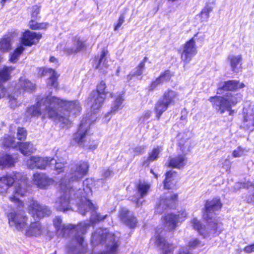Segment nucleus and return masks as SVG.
<instances>
[{
  "mask_svg": "<svg viewBox=\"0 0 254 254\" xmlns=\"http://www.w3.org/2000/svg\"><path fill=\"white\" fill-rule=\"evenodd\" d=\"M81 109L77 101H67L48 95L41 99H38L36 105L27 108L25 112L26 121L43 114V118H49L63 125H67L70 122L69 117L75 116Z\"/></svg>",
  "mask_w": 254,
  "mask_h": 254,
  "instance_id": "obj_1",
  "label": "nucleus"
},
{
  "mask_svg": "<svg viewBox=\"0 0 254 254\" xmlns=\"http://www.w3.org/2000/svg\"><path fill=\"white\" fill-rule=\"evenodd\" d=\"M93 182L92 179H87L82 183V189L79 188L77 190L70 188L63 190L60 188L63 194L56 200L55 208L59 211L65 212L72 208L71 204H75L82 215L90 212L91 221H100L105 219L108 215L102 216L97 213L95 206L89 199V197L92 195Z\"/></svg>",
  "mask_w": 254,
  "mask_h": 254,
  "instance_id": "obj_2",
  "label": "nucleus"
},
{
  "mask_svg": "<svg viewBox=\"0 0 254 254\" xmlns=\"http://www.w3.org/2000/svg\"><path fill=\"white\" fill-rule=\"evenodd\" d=\"M96 222L90 220L87 222H81L75 226L71 224H63L62 219L59 216L56 217L53 220V224L58 235L64 237L74 236L68 246L69 251L73 254H83L86 253L87 245L84 242L83 235Z\"/></svg>",
  "mask_w": 254,
  "mask_h": 254,
  "instance_id": "obj_3",
  "label": "nucleus"
},
{
  "mask_svg": "<svg viewBox=\"0 0 254 254\" xmlns=\"http://www.w3.org/2000/svg\"><path fill=\"white\" fill-rule=\"evenodd\" d=\"M222 205L219 198H215L210 201L207 200L203 214V217L207 222V227H206L202 225L199 220L194 218L191 221L193 229L204 237L217 234V232L220 231L221 224L219 223L217 220L215 219V212L219 210Z\"/></svg>",
  "mask_w": 254,
  "mask_h": 254,
  "instance_id": "obj_4",
  "label": "nucleus"
},
{
  "mask_svg": "<svg viewBox=\"0 0 254 254\" xmlns=\"http://www.w3.org/2000/svg\"><path fill=\"white\" fill-rule=\"evenodd\" d=\"M15 184L12 194L9 196L11 201L17 204L18 208L23 207V203L19 198V196H23L27 192L26 181L22 178L19 173H13L0 177V193L5 194L9 192L10 189Z\"/></svg>",
  "mask_w": 254,
  "mask_h": 254,
  "instance_id": "obj_5",
  "label": "nucleus"
},
{
  "mask_svg": "<svg viewBox=\"0 0 254 254\" xmlns=\"http://www.w3.org/2000/svg\"><path fill=\"white\" fill-rule=\"evenodd\" d=\"M89 165L84 161L74 162L70 165L68 173L60 181L59 185L63 190L66 189H74L77 190L79 181L85 176L88 173Z\"/></svg>",
  "mask_w": 254,
  "mask_h": 254,
  "instance_id": "obj_6",
  "label": "nucleus"
},
{
  "mask_svg": "<svg viewBox=\"0 0 254 254\" xmlns=\"http://www.w3.org/2000/svg\"><path fill=\"white\" fill-rule=\"evenodd\" d=\"M242 99V95L239 93L233 94L227 92L224 97L213 96L209 99L213 107L220 114H223L226 111L229 112V115H232L234 111L232 107L236 105Z\"/></svg>",
  "mask_w": 254,
  "mask_h": 254,
  "instance_id": "obj_7",
  "label": "nucleus"
},
{
  "mask_svg": "<svg viewBox=\"0 0 254 254\" xmlns=\"http://www.w3.org/2000/svg\"><path fill=\"white\" fill-rule=\"evenodd\" d=\"M90 123L85 119H83L81 121L79 128L77 132L74 134L73 140L79 146L85 147L91 149H94L97 147V144L94 143L91 144L90 138L89 134Z\"/></svg>",
  "mask_w": 254,
  "mask_h": 254,
  "instance_id": "obj_8",
  "label": "nucleus"
},
{
  "mask_svg": "<svg viewBox=\"0 0 254 254\" xmlns=\"http://www.w3.org/2000/svg\"><path fill=\"white\" fill-rule=\"evenodd\" d=\"M177 93L173 90L166 91L163 97L159 99L155 105V110L158 119L168 108L169 106L174 103L177 97Z\"/></svg>",
  "mask_w": 254,
  "mask_h": 254,
  "instance_id": "obj_9",
  "label": "nucleus"
},
{
  "mask_svg": "<svg viewBox=\"0 0 254 254\" xmlns=\"http://www.w3.org/2000/svg\"><path fill=\"white\" fill-rule=\"evenodd\" d=\"M28 210L32 216L36 219H40L51 215L50 208L45 205L40 204L37 201L32 200L27 204Z\"/></svg>",
  "mask_w": 254,
  "mask_h": 254,
  "instance_id": "obj_10",
  "label": "nucleus"
},
{
  "mask_svg": "<svg viewBox=\"0 0 254 254\" xmlns=\"http://www.w3.org/2000/svg\"><path fill=\"white\" fill-rule=\"evenodd\" d=\"M10 227L23 232L26 226L27 218L23 212L12 211L7 215Z\"/></svg>",
  "mask_w": 254,
  "mask_h": 254,
  "instance_id": "obj_11",
  "label": "nucleus"
},
{
  "mask_svg": "<svg viewBox=\"0 0 254 254\" xmlns=\"http://www.w3.org/2000/svg\"><path fill=\"white\" fill-rule=\"evenodd\" d=\"M53 161H55V159L50 157L32 156L27 160V164L30 169L44 170L47 167L51 166Z\"/></svg>",
  "mask_w": 254,
  "mask_h": 254,
  "instance_id": "obj_12",
  "label": "nucleus"
},
{
  "mask_svg": "<svg viewBox=\"0 0 254 254\" xmlns=\"http://www.w3.org/2000/svg\"><path fill=\"white\" fill-rule=\"evenodd\" d=\"M178 195L175 193H167L160 197L159 203L156 207V211L157 213H162L167 208L174 207L177 200Z\"/></svg>",
  "mask_w": 254,
  "mask_h": 254,
  "instance_id": "obj_13",
  "label": "nucleus"
},
{
  "mask_svg": "<svg viewBox=\"0 0 254 254\" xmlns=\"http://www.w3.org/2000/svg\"><path fill=\"white\" fill-rule=\"evenodd\" d=\"M197 49L195 44L194 37L187 42L184 46L181 53V59L185 64H188L196 54Z\"/></svg>",
  "mask_w": 254,
  "mask_h": 254,
  "instance_id": "obj_14",
  "label": "nucleus"
},
{
  "mask_svg": "<svg viewBox=\"0 0 254 254\" xmlns=\"http://www.w3.org/2000/svg\"><path fill=\"white\" fill-rule=\"evenodd\" d=\"M150 187V185L147 183L139 182L136 187L135 193L133 196H130L129 199L135 202L137 207L139 206L143 202L141 199L148 194Z\"/></svg>",
  "mask_w": 254,
  "mask_h": 254,
  "instance_id": "obj_15",
  "label": "nucleus"
},
{
  "mask_svg": "<svg viewBox=\"0 0 254 254\" xmlns=\"http://www.w3.org/2000/svg\"><path fill=\"white\" fill-rule=\"evenodd\" d=\"M187 213L185 211L179 212L178 214L169 213L164 217V222L165 227L169 230L174 229L177 223L185 220Z\"/></svg>",
  "mask_w": 254,
  "mask_h": 254,
  "instance_id": "obj_16",
  "label": "nucleus"
},
{
  "mask_svg": "<svg viewBox=\"0 0 254 254\" xmlns=\"http://www.w3.org/2000/svg\"><path fill=\"white\" fill-rule=\"evenodd\" d=\"M33 183L38 188L45 189L53 183V180L44 173H36L33 176Z\"/></svg>",
  "mask_w": 254,
  "mask_h": 254,
  "instance_id": "obj_17",
  "label": "nucleus"
},
{
  "mask_svg": "<svg viewBox=\"0 0 254 254\" xmlns=\"http://www.w3.org/2000/svg\"><path fill=\"white\" fill-rule=\"evenodd\" d=\"M119 217L121 220L127 226L130 228H134L137 223L136 218L132 213L125 208H123L120 211Z\"/></svg>",
  "mask_w": 254,
  "mask_h": 254,
  "instance_id": "obj_18",
  "label": "nucleus"
},
{
  "mask_svg": "<svg viewBox=\"0 0 254 254\" xmlns=\"http://www.w3.org/2000/svg\"><path fill=\"white\" fill-rule=\"evenodd\" d=\"M42 35L30 31L24 32L21 37V43L23 45L31 46L37 44L41 38Z\"/></svg>",
  "mask_w": 254,
  "mask_h": 254,
  "instance_id": "obj_19",
  "label": "nucleus"
},
{
  "mask_svg": "<svg viewBox=\"0 0 254 254\" xmlns=\"http://www.w3.org/2000/svg\"><path fill=\"white\" fill-rule=\"evenodd\" d=\"M158 234L156 237L155 245L163 252V254H167L168 253L171 252L173 250V247L171 245L167 243L163 236L165 233L163 231L159 232V229L156 231Z\"/></svg>",
  "mask_w": 254,
  "mask_h": 254,
  "instance_id": "obj_20",
  "label": "nucleus"
},
{
  "mask_svg": "<svg viewBox=\"0 0 254 254\" xmlns=\"http://www.w3.org/2000/svg\"><path fill=\"white\" fill-rule=\"evenodd\" d=\"M106 97L100 95L97 92H92L89 98L92 102L91 110L93 113H97L102 107Z\"/></svg>",
  "mask_w": 254,
  "mask_h": 254,
  "instance_id": "obj_21",
  "label": "nucleus"
},
{
  "mask_svg": "<svg viewBox=\"0 0 254 254\" xmlns=\"http://www.w3.org/2000/svg\"><path fill=\"white\" fill-rule=\"evenodd\" d=\"M85 48L84 42L80 39L79 37H75L70 47L67 46L64 49V52L67 55L75 54L83 50Z\"/></svg>",
  "mask_w": 254,
  "mask_h": 254,
  "instance_id": "obj_22",
  "label": "nucleus"
},
{
  "mask_svg": "<svg viewBox=\"0 0 254 254\" xmlns=\"http://www.w3.org/2000/svg\"><path fill=\"white\" fill-rule=\"evenodd\" d=\"M246 109H244V120L242 125L243 127L250 131L254 130V113L252 110L246 112Z\"/></svg>",
  "mask_w": 254,
  "mask_h": 254,
  "instance_id": "obj_23",
  "label": "nucleus"
},
{
  "mask_svg": "<svg viewBox=\"0 0 254 254\" xmlns=\"http://www.w3.org/2000/svg\"><path fill=\"white\" fill-rule=\"evenodd\" d=\"M16 162V158L11 155L0 153V167L3 169L13 167Z\"/></svg>",
  "mask_w": 254,
  "mask_h": 254,
  "instance_id": "obj_24",
  "label": "nucleus"
},
{
  "mask_svg": "<svg viewBox=\"0 0 254 254\" xmlns=\"http://www.w3.org/2000/svg\"><path fill=\"white\" fill-rule=\"evenodd\" d=\"M244 87L245 84L243 83H240L237 80H229L224 82L223 86L218 89L217 93L220 94L222 90H236Z\"/></svg>",
  "mask_w": 254,
  "mask_h": 254,
  "instance_id": "obj_25",
  "label": "nucleus"
},
{
  "mask_svg": "<svg viewBox=\"0 0 254 254\" xmlns=\"http://www.w3.org/2000/svg\"><path fill=\"white\" fill-rule=\"evenodd\" d=\"M177 182V173L175 171H170L166 173V178L164 181V187L166 189H173Z\"/></svg>",
  "mask_w": 254,
  "mask_h": 254,
  "instance_id": "obj_26",
  "label": "nucleus"
},
{
  "mask_svg": "<svg viewBox=\"0 0 254 254\" xmlns=\"http://www.w3.org/2000/svg\"><path fill=\"white\" fill-rule=\"evenodd\" d=\"M186 163V159L184 155H179L173 157H170L168 165L172 168L181 169Z\"/></svg>",
  "mask_w": 254,
  "mask_h": 254,
  "instance_id": "obj_27",
  "label": "nucleus"
},
{
  "mask_svg": "<svg viewBox=\"0 0 254 254\" xmlns=\"http://www.w3.org/2000/svg\"><path fill=\"white\" fill-rule=\"evenodd\" d=\"M42 228L39 222L32 223L25 230V234L27 236L37 237L42 234Z\"/></svg>",
  "mask_w": 254,
  "mask_h": 254,
  "instance_id": "obj_28",
  "label": "nucleus"
},
{
  "mask_svg": "<svg viewBox=\"0 0 254 254\" xmlns=\"http://www.w3.org/2000/svg\"><path fill=\"white\" fill-rule=\"evenodd\" d=\"M228 60L230 63L231 69L235 72H238L241 68L242 58L241 55H229Z\"/></svg>",
  "mask_w": 254,
  "mask_h": 254,
  "instance_id": "obj_29",
  "label": "nucleus"
},
{
  "mask_svg": "<svg viewBox=\"0 0 254 254\" xmlns=\"http://www.w3.org/2000/svg\"><path fill=\"white\" fill-rule=\"evenodd\" d=\"M171 76L172 75L170 71H165L163 73L161 74L158 78L151 83L149 87V90L153 91L158 85L161 84L164 81L169 80Z\"/></svg>",
  "mask_w": 254,
  "mask_h": 254,
  "instance_id": "obj_30",
  "label": "nucleus"
},
{
  "mask_svg": "<svg viewBox=\"0 0 254 254\" xmlns=\"http://www.w3.org/2000/svg\"><path fill=\"white\" fill-rule=\"evenodd\" d=\"M49 73L50 77L48 81V85L53 86L55 88L57 87L58 83L57 82V78L58 75L55 70L51 68H45L43 70L42 75H46Z\"/></svg>",
  "mask_w": 254,
  "mask_h": 254,
  "instance_id": "obj_31",
  "label": "nucleus"
},
{
  "mask_svg": "<svg viewBox=\"0 0 254 254\" xmlns=\"http://www.w3.org/2000/svg\"><path fill=\"white\" fill-rule=\"evenodd\" d=\"M124 101L123 94L119 93L116 97L111 108L110 112L107 113L106 117H108L111 113H115L123 108L122 103Z\"/></svg>",
  "mask_w": 254,
  "mask_h": 254,
  "instance_id": "obj_32",
  "label": "nucleus"
},
{
  "mask_svg": "<svg viewBox=\"0 0 254 254\" xmlns=\"http://www.w3.org/2000/svg\"><path fill=\"white\" fill-rule=\"evenodd\" d=\"M14 69L12 66H4L0 70V87H1L3 82L10 79V74Z\"/></svg>",
  "mask_w": 254,
  "mask_h": 254,
  "instance_id": "obj_33",
  "label": "nucleus"
},
{
  "mask_svg": "<svg viewBox=\"0 0 254 254\" xmlns=\"http://www.w3.org/2000/svg\"><path fill=\"white\" fill-rule=\"evenodd\" d=\"M162 149L161 147L157 146L153 149V150L149 153V156L146 160L144 161L143 165L144 166H148L149 162L156 160L158 157L159 153L162 151Z\"/></svg>",
  "mask_w": 254,
  "mask_h": 254,
  "instance_id": "obj_34",
  "label": "nucleus"
},
{
  "mask_svg": "<svg viewBox=\"0 0 254 254\" xmlns=\"http://www.w3.org/2000/svg\"><path fill=\"white\" fill-rule=\"evenodd\" d=\"M17 87L27 92L31 91L35 89V85L23 77H21L19 79Z\"/></svg>",
  "mask_w": 254,
  "mask_h": 254,
  "instance_id": "obj_35",
  "label": "nucleus"
},
{
  "mask_svg": "<svg viewBox=\"0 0 254 254\" xmlns=\"http://www.w3.org/2000/svg\"><path fill=\"white\" fill-rule=\"evenodd\" d=\"M18 147L21 153L24 155H27L29 153H32L36 150L33 145L28 142L19 143Z\"/></svg>",
  "mask_w": 254,
  "mask_h": 254,
  "instance_id": "obj_36",
  "label": "nucleus"
},
{
  "mask_svg": "<svg viewBox=\"0 0 254 254\" xmlns=\"http://www.w3.org/2000/svg\"><path fill=\"white\" fill-rule=\"evenodd\" d=\"M147 58L146 57H144L143 61L136 67L135 71L127 76V78L128 80L131 79L132 76L141 75L142 74L145 67V63L147 61Z\"/></svg>",
  "mask_w": 254,
  "mask_h": 254,
  "instance_id": "obj_37",
  "label": "nucleus"
},
{
  "mask_svg": "<svg viewBox=\"0 0 254 254\" xmlns=\"http://www.w3.org/2000/svg\"><path fill=\"white\" fill-rule=\"evenodd\" d=\"M11 39L9 37L3 38L0 41V50L2 52L8 51L11 49Z\"/></svg>",
  "mask_w": 254,
  "mask_h": 254,
  "instance_id": "obj_38",
  "label": "nucleus"
},
{
  "mask_svg": "<svg viewBox=\"0 0 254 254\" xmlns=\"http://www.w3.org/2000/svg\"><path fill=\"white\" fill-rule=\"evenodd\" d=\"M18 144L19 142L16 143L14 140V138L10 136L4 137L3 141V145L7 147H17Z\"/></svg>",
  "mask_w": 254,
  "mask_h": 254,
  "instance_id": "obj_39",
  "label": "nucleus"
},
{
  "mask_svg": "<svg viewBox=\"0 0 254 254\" xmlns=\"http://www.w3.org/2000/svg\"><path fill=\"white\" fill-rule=\"evenodd\" d=\"M24 48L22 45L17 47L14 51L13 53L11 55L10 61L11 62L15 63L17 60L19 56L21 54Z\"/></svg>",
  "mask_w": 254,
  "mask_h": 254,
  "instance_id": "obj_40",
  "label": "nucleus"
},
{
  "mask_svg": "<svg viewBox=\"0 0 254 254\" xmlns=\"http://www.w3.org/2000/svg\"><path fill=\"white\" fill-rule=\"evenodd\" d=\"M107 54V52L105 51H103L101 54L100 58L98 60V63L96 65V68H100L103 67H107V64L106 63V60L105 59V56Z\"/></svg>",
  "mask_w": 254,
  "mask_h": 254,
  "instance_id": "obj_41",
  "label": "nucleus"
},
{
  "mask_svg": "<svg viewBox=\"0 0 254 254\" xmlns=\"http://www.w3.org/2000/svg\"><path fill=\"white\" fill-rule=\"evenodd\" d=\"M248 151L249 149L239 146L233 151L232 156L234 158L241 157L245 155Z\"/></svg>",
  "mask_w": 254,
  "mask_h": 254,
  "instance_id": "obj_42",
  "label": "nucleus"
},
{
  "mask_svg": "<svg viewBox=\"0 0 254 254\" xmlns=\"http://www.w3.org/2000/svg\"><path fill=\"white\" fill-rule=\"evenodd\" d=\"M106 86L104 81H102L97 86L96 91H93V92H97L100 95H103V96L106 97L107 92L105 91Z\"/></svg>",
  "mask_w": 254,
  "mask_h": 254,
  "instance_id": "obj_43",
  "label": "nucleus"
},
{
  "mask_svg": "<svg viewBox=\"0 0 254 254\" xmlns=\"http://www.w3.org/2000/svg\"><path fill=\"white\" fill-rule=\"evenodd\" d=\"M52 164L50 167L56 170L58 173L61 172L64 167V164L62 162H57L55 159V161L52 162Z\"/></svg>",
  "mask_w": 254,
  "mask_h": 254,
  "instance_id": "obj_44",
  "label": "nucleus"
},
{
  "mask_svg": "<svg viewBox=\"0 0 254 254\" xmlns=\"http://www.w3.org/2000/svg\"><path fill=\"white\" fill-rule=\"evenodd\" d=\"M203 245L204 244L197 238L191 239L189 243V247L191 249H195Z\"/></svg>",
  "mask_w": 254,
  "mask_h": 254,
  "instance_id": "obj_45",
  "label": "nucleus"
},
{
  "mask_svg": "<svg viewBox=\"0 0 254 254\" xmlns=\"http://www.w3.org/2000/svg\"><path fill=\"white\" fill-rule=\"evenodd\" d=\"M29 27L32 29H44L46 28V24L39 23L34 20L29 22Z\"/></svg>",
  "mask_w": 254,
  "mask_h": 254,
  "instance_id": "obj_46",
  "label": "nucleus"
},
{
  "mask_svg": "<svg viewBox=\"0 0 254 254\" xmlns=\"http://www.w3.org/2000/svg\"><path fill=\"white\" fill-rule=\"evenodd\" d=\"M252 187L254 189V185L251 182H248L247 183H237L235 184L234 186V189L235 190H238L241 188H249V187Z\"/></svg>",
  "mask_w": 254,
  "mask_h": 254,
  "instance_id": "obj_47",
  "label": "nucleus"
},
{
  "mask_svg": "<svg viewBox=\"0 0 254 254\" xmlns=\"http://www.w3.org/2000/svg\"><path fill=\"white\" fill-rule=\"evenodd\" d=\"M26 130L24 128L19 127L17 129V137L18 140L24 139L26 138Z\"/></svg>",
  "mask_w": 254,
  "mask_h": 254,
  "instance_id": "obj_48",
  "label": "nucleus"
},
{
  "mask_svg": "<svg viewBox=\"0 0 254 254\" xmlns=\"http://www.w3.org/2000/svg\"><path fill=\"white\" fill-rule=\"evenodd\" d=\"M28 10L32 16H36L39 14L40 11V7L35 5L28 8Z\"/></svg>",
  "mask_w": 254,
  "mask_h": 254,
  "instance_id": "obj_49",
  "label": "nucleus"
},
{
  "mask_svg": "<svg viewBox=\"0 0 254 254\" xmlns=\"http://www.w3.org/2000/svg\"><path fill=\"white\" fill-rule=\"evenodd\" d=\"M151 112L150 111H145L139 119L141 123L144 122L147 120L151 116Z\"/></svg>",
  "mask_w": 254,
  "mask_h": 254,
  "instance_id": "obj_50",
  "label": "nucleus"
},
{
  "mask_svg": "<svg viewBox=\"0 0 254 254\" xmlns=\"http://www.w3.org/2000/svg\"><path fill=\"white\" fill-rule=\"evenodd\" d=\"M144 149L145 147L144 146H140L133 148V151L135 155H140L144 152Z\"/></svg>",
  "mask_w": 254,
  "mask_h": 254,
  "instance_id": "obj_51",
  "label": "nucleus"
},
{
  "mask_svg": "<svg viewBox=\"0 0 254 254\" xmlns=\"http://www.w3.org/2000/svg\"><path fill=\"white\" fill-rule=\"evenodd\" d=\"M212 9L208 5L206 6L201 10V14L202 15L206 16L209 14L210 12L212 11Z\"/></svg>",
  "mask_w": 254,
  "mask_h": 254,
  "instance_id": "obj_52",
  "label": "nucleus"
},
{
  "mask_svg": "<svg viewBox=\"0 0 254 254\" xmlns=\"http://www.w3.org/2000/svg\"><path fill=\"white\" fill-rule=\"evenodd\" d=\"M124 22L125 20L124 19V17H120L118 23L115 26L114 30L115 31L118 30L119 28L121 27V26L122 25Z\"/></svg>",
  "mask_w": 254,
  "mask_h": 254,
  "instance_id": "obj_53",
  "label": "nucleus"
},
{
  "mask_svg": "<svg viewBox=\"0 0 254 254\" xmlns=\"http://www.w3.org/2000/svg\"><path fill=\"white\" fill-rule=\"evenodd\" d=\"M244 250L247 253L254 252V244L246 246Z\"/></svg>",
  "mask_w": 254,
  "mask_h": 254,
  "instance_id": "obj_54",
  "label": "nucleus"
},
{
  "mask_svg": "<svg viewBox=\"0 0 254 254\" xmlns=\"http://www.w3.org/2000/svg\"><path fill=\"white\" fill-rule=\"evenodd\" d=\"M9 101L10 102V105L12 107H15L16 106V99L14 98V96H12L11 95H10L9 96Z\"/></svg>",
  "mask_w": 254,
  "mask_h": 254,
  "instance_id": "obj_55",
  "label": "nucleus"
},
{
  "mask_svg": "<svg viewBox=\"0 0 254 254\" xmlns=\"http://www.w3.org/2000/svg\"><path fill=\"white\" fill-rule=\"evenodd\" d=\"M113 174V171L110 169L106 170L103 173V176L105 178H107Z\"/></svg>",
  "mask_w": 254,
  "mask_h": 254,
  "instance_id": "obj_56",
  "label": "nucleus"
},
{
  "mask_svg": "<svg viewBox=\"0 0 254 254\" xmlns=\"http://www.w3.org/2000/svg\"><path fill=\"white\" fill-rule=\"evenodd\" d=\"M178 254H191L189 253V252L188 251V249L186 248H182L180 250Z\"/></svg>",
  "mask_w": 254,
  "mask_h": 254,
  "instance_id": "obj_57",
  "label": "nucleus"
},
{
  "mask_svg": "<svg viewBox=\"0 0 254 254\" xmlns=\"http://www.w3.org/2000/svg\"><path fill=\"white\" fill-rule=\"evenodd\" d=\"M6 89L4 87H2L1 89V92L0 93V99L3 97L6 94Z\"/></svg>",
  "mask_w": 254,
  "mask_h": 254,
  "instance_id": "obj_58",
  "label": "nucleus"
},
{
  "mask_svg": "<svg viewBox=\"0 0 254 254\" xmlns=\"http://www.w3.org/2000/svg\"><path fill=\"white\" fill-rule=\"evenodd\" d=\"M225 165L226 166V168H227V169L229 168L230 161L227 159H225V160H224V164H223L222 165V167H224Z\"/></svg>",
  "mask_w": 254,
  "mask_h": 254,
  "instance_id": "obj_59",
  "label": "nucleus"
},
{
  "mask_svg": "<svg viewBox=\"0 0 254 254\" xmlns=\"http://www.w3.org/2000/svg\"><path fill=\"white\" fill-rule=\"evenodd\" d=\"M248 201L249 202L254 201V193L253 194L251 197L248 198Z\"/></svg>",
  "mask_w": 254,
  "mask_h": 254,
  "instance_id": "obj_60",
  "label": "nucleus"
},
{
  "mask_svg": "<svg viewBox=\"0 0 254 254\" xmlns=\"http://www.w3.org/2000/svg\"><path fill=\"white\" fill-rule=\"evenodd\" d=\"M50 61L51 62H55L57 61V59L54 57H51L50 58Z\"/></svg>",
  "mask_w": 254,
  "mask_h": 254,
  "instance_id": "obj_61",
  "label": "nucleus"
},
{
  "mask_svg": "<svg viewBox=\"0 0 254 254\" xmlns=\"http://www.w3.org/2000/svg\"><path fill=\"white\" fill-rule=\"evenodd\" d=\"M150 172H151V173H152L153 174H154V176H155V177H156V178H157V175L156 174H155L153 172V170H150Z\"/></svg>",
  "mask_w": 254,
  "mask_h": 254,
  "instance_id": "obj_62",
  "label": "nucleus"
},
{
  "mask_svg": "<svg viewBox=\"0 0 254 254\" xmlns=\"http://www.w3.org/2000/svg\"><path fill=\"white\" fill-rule=\"evenodd\" d=\"M1 60H2V58L0 56V62H1Z\"/></svg>",
  "mask_w": 254,
  "mask_h": 254,
  "instance_id": "obj_63",
  "label": "nucleus"
},
{
  "mask_svg": "<svg viewBox=\"0 0 254 254\" xmlns=\"http://www.w3.org/2000/svg\"><path fill=\"white\" fill-rule=\"evenodd\" d=\"M111 96L112 97H113V94L112 93H111Z\"/></svg>",
  "mask_w": 254,
  "mask_h": 254,
  "instance_id": "obj_64",
  "label": "nucleus"
}]
</instances>
